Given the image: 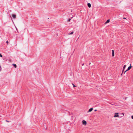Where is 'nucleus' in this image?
Listing matches in <instances>:
<instances>
[{
	"instance_id": "nucleus-1",
	"label": "nucleus",
	"mask_w": 133,
	"mask_h": 133,
	"mask_svg": "<svg viewBox=\"0 0 133 133\" xmlns=\"http://www.w3.org/2000/svg\"><path fill=\"white\" fill-rule=\"evenodd\" d=\"M131 67L132 66H131V64H130V66L124 72V73H125L126 71L129 70L131 68Z\"/></svg>"
},
{
	"instance_id": "nucleus-2",
	"label": "nucleus",
	"mask_w": 133,
	"mask_h": 133,
	"mask_svg": "<svg viewBox=\"0 0 133 133\" xmlns=\"http://www.w3.org/2000/svg\"><path fill=\"white\" fill-rule=\"evenodd\" d=\"M87 122L85 120H83L82 121V124L83 125H86L87 124Z\"/></svg>"
},
{
	"instance_id": "nucleus-3",
	"label": "nucleus",
	"mask_w": 133,
	"mask_h": 133,
	"mask_svg": "<svg viewBox=\"0 0 133 133\" xmlns=\"http://www.w3.org/2000/svg\"><path fill=\"white\" fill-rule=\"evenodd\" d=\"M126 66V65H124V66L123 67V70H122V73L121 74V75H122V74L123 72V71H124V69H125Z\"/></svg>"
},
{
	"instance_id": "nucleus-4",
	"label": "nucleus",
	"mask_w": 133,
	"mask_h": 133,
	"mask_svg": "<svg viewBox=\"0 0 133 133\" xmlns=\"http://www.w3.org/2000/svg\"><path fill=\"white\" fill-rule=\"evenodd\" d=\"M12 17L14 19H15L16 18V15L15 14H13L12 15Z\"/></svg>"
},
{
	"instance_id": "nucleus-5",
	"label": "nucleus",
	"mask_w": 133,
	"mask_h": 133,
	"mask_svg": "<svg viewBox=\"0 0 133 133\" xmlns=\"http://www.w3.org/2000/svg\"><path fill=\"white\" fill-rule=\"evenodd\" d=\"M93 110V108H90L89 110L88 111V112H90L92 110Z\"/></svg>"
},
{
	"instance_id": "nucleus-6",
	"label": "nucleus",
	"mask_w": 133,
	"mask_h": 133,
	"mask_svg": "<svg viewBox=\"0 0 133 133\" xmlns=\"http://www.w3.org/2000/svg\"><path fill=\"white\" fill-rule=\"evenodd\" d=\"M112 56H114V52L113 50H112Z\"/></svg>"
},
{
	"instance_id": "nucleus-7",
	"label": "nucleus",
	"mask_w": 133,
	"mask_h": 133,
	"mask_svg": "<svg viewBox=\"0 0 133 133\" xmlns=\"http://www.w3.org/2000/svg\"><path fill=\"white\" fill-rule=\"evenodd\" d=\"M87 5L89 8H90L91 7V4L90 3H88Z\"/></svg>"
},
{
	"instance_id": "nucleus-8",
	"label": "nucleus",
	"mask_w": 133,
	"mask_h": 133,
	"mask_svg": "<svg viewBox=\"0 0 133 133\" xmlns=\"http://www.w3.org/2000/svg\"><path fill=\"white\" fill-rule=\"evenodd\" d=\"M110 21V19H108L107 20V21H106V22L105 23V24H107L108 23H109Z\"/></svg>"
},
{
	"instance_id": "nucleus-9",
	"label": "nucleus",
	"mask_w": 133,
	"mask_h": 133,
	"mask_svg": "<svg viewBox=\"0 0 133 133\" xmlns=\"http://www.w3.org/2000/svg\"><path fill=\"white\" fill-rule=\"evenodd\" d=\"M114 117H119V116L118 115H115L114 116Z\"/></svg>"
},
{
	"instance_id": "nucleus-10",
	"label": "nucleus",
	"mask_w": 133,
	"mask_h": 133,
	"mask_svg": "<svg viewBox=\"0 0 133 133\" xmlns=\"http://www.w3.org/2000/svg\"><path fill=\"white\" fill-rule=\"evenodd\" d=\"M14 66V67L15 68H16L17 67V65H16L15 64H12Z\"/></svg>"
},
{
	"instance_id": "nucleus-11",
	"label": "nucleus",
	"mask_w": 133,
	"mask_h": 133,
	"mask_svg": "<svg viewBox=\"0 0 133 133\" xmlns=\"http://www.w3.org/2000/svg\"><path fill=\"white\" fill-rule=\"evenodd\" d=\"M73 33H74V32L72 31L69 34H68L69 35H72V34H73Z\"/></svg>"
},
{
	"instance_id": "nucleus-12",
	"label": "nucleus",
	"mask_w": 133,
	"mask_h": 133,
	"mask_svg": "<svg viewBox=\"0 0 133 133\" xmlns=\"http://www.w3.org/2000/svg\"><path fill=\"white\" fill-rule=\"evenodd\" d=\"M72 84L73 85V87H76V86L75 85H74L73 83H72Z\"/></svg>"
},
{
	"instance_id": "nucleus-13",
	"label": "nucleus",
	"mask_w": 133,
	"mask_h": 133,
	"mask_svg": "<svg viewBox=\"0 0 133 133\" xmlns=\"http://www.w3.org/2000/svg\"><path fill=\"white\" fill-rule=\"evenodd\" d=\"M70 20H71V18H69V19H68V22H70Z\"/></svg>"
},
{
	"instance_id": "nucleus-14",
	"label": "nucleus",
	"mask_w": 133,
	"mask_h": 133,
	"mask_svg": "<svg viewBox=\"0 0 133 133\" xmlns=\"http://www.w3.org/2000/svg\"><path fill=\"white\" fill-rule=\"evenodd\" d=\"M6 43H7V44H8L9 43V42L8 41H6Z\"/></svg>"
},
{
	"instance_id": "nucleus-15",
	"label": "nucleus",
	"mask_w": 133,
	"mask_h": 133,
	"mask_svg": "<svg viewBox=\"0 0 133 133\" xmlns=\"http://www.w3.org/2000/svg\"><path fill=\"white\" fill-rule=\"evenodd\" d=\"M0 57H2V55L1 54H0Z\"/></svg>"
},
{
	"instance_id": "nucleus-16",
	"label": "nucleus",
	"mask_w": 133,
	"mask_h": 133,
	"mask_svg": "<svg viewBox=\"0 0 133 133\" xmlns=\"http://www.w3.org/2000/svg\"><path fill=\"white\" fill-rule=\"evenodd\" d=\"M115 115H116V114H118V113H115Z\"/></svg>"
},
{
	"instance_id": "nucleus-17",
	"label": "nucleus",
	"mask_w": 133,
	"mask_h": 133,
	"mask_svg": "<svg viewBox=\"0 0 133 133\" xmlns=\"http://www.w3.org/2000/svg\"><path fill=\"white\" fill-rule=\"evenodd\" d=\"M11 59H9V61L10 62H11Z\"/></svg>"
},
{
	"instance_id": "nucleus-18",
	"label": "nucleus",
	"mask_w": 133,
	"mask_h": 133,
	"mask_svg": "<svg viewBox=\"0 0 133 133\" xmlns=\"http://www.w3.org/2000/svg\"><path fill=\"white\" fill-rule=\"evenodd\" d=\"M1 65H0V71H1Z\"/></svg>"
},
{
	"instance_id": "nucleus-19",
	"label": "nucleus",
	"mask_w": 133,
	"mask_h": 133,
	"mask_svg": "<svg viewBox=\"0 0 133 133\" xmlns=\"http://www.w3.org/2000/svg\"><path fill=\"white\" fill-rule=\"evenodd\" d=\"M131 118H132V119H133V115H132L131 116Z\"/></svg>"
},
{
	"instance_id": "nucleus-20",
	"label": "nucleus",
	"mask_w": 133,
	"mask_h": 133,
	"mask_svg": "<svg viewBox=\"0 0 133 133\" xmlns=\"http://www.w3.org/2000/svg\"><path fill=\"white\" fill-rule=\"evenodd\" d=\"M6 122H10L9 121H8V120H6Z\"/></svg>"
},
{
	"instance_id": "nucleus-21",
	"label": "nucleus",
	"mask_w": 133,
	"mask_h": 133,
	"mask_svg": "<svg viewBox=\"0 0 133 133\" xmlns=\"http://www.w3.org/2000/svg\"><path fill=\"white\" fill-rule=\"evenodd\" d=\"M123 19H126V18L125 17H123Z\"/></svg>"
},
{
	"instance_id": "nucleus-22",
	"label": "nucleus",
	"mask_w": 133,
	"mask_h": 133,
	"mask_svg": "<svg viewBox=\"0 0 133 133\" xmlns=\"http://www.w3.org/2000/svg\"><path fill=\"white\" fill-rule=\"evenodd\" d=\"M94 111H97V110H96H96H95Z\"/></svg>"
},
{
	"instance_id": "nucleus-23",
	"label": "nucleus",
	"mask_w": 133,
	"mask_h": 133,
	"mask_svg": "<svg viewBox=\"0 0 133 133\" xmlns=\"http://www.w3.org/2000/svg\"><path fill=\"white\" fill-rule=\"evenodd\" d=\"M84 65V63H83L82 64V66H83Z\"/></svg>"
},
{
	"instance_id": "nucleus-24",
	"label": "nucleus",
	"mask_w": 133,
	"mask_h": 133,
	"mask_svg": "<svg viewBox=\"0 0 133 133\" xmlns=\"http://www.w3.org/2000/svg\"><path fill=\"white\" fill-rule=\"evenodd\" d=\"M21 125V123H20L19 124V125Z\"/></svg>"
},
{
	"instance_id": "nucleus-25",
	"label": "nucleus",
	"mask_w": 133,
	"mask_h": 133,
	"mask_svg": "<svg viewBox=\"0 0 133 133\" xmlns=\"http://www.w3.org/2000/svg\"><path fill=\"white\" fill-rule=\"evenodd\" d=\"M90 64H91V63H90V62L89 63V65H90Z\"/></svg>"
},
{
	"instance_id": "nucleus-26",
	"label": "nucleus",
	"mask_w": 133,
	"mask_h": 133,
	"mask_svg": "<svg viewBox=\"0 0 133 133\" xmlns=\"http://www.w3.org/2000/svg\"><path fill=\"white\" fill-rule=\"evenodd\" d=\"M123 115H124V114L123 113Z\"/></svg>"
}]
</instances>
